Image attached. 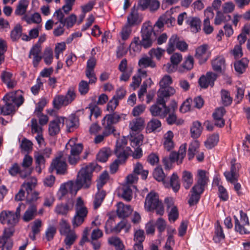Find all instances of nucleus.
<instances>
[{
    "instance_id": "obj_1",
    "label": "nucleus",
    "mask_w": 250,
    "mask_h": 250,
    "mask_svg": "<svg viewBox=\"0 0 250 250\" xmlns=\"http://www.w3.org/2000/svg\"><path fill=\"white\" fill-rule=\"evenodd\" d=\"M5 104L0 108V114L6 116L14 113L17 108L23 103L24 99L22 95H17V92H10L6 94L3 98Z\"/></svg>"
},
{
    "instance_id": "obj_2",
    "label": "nucleus",
    "mask_w": 250,
    "mask_h": 250,
    "mask_svg": "<svg viewBox=\"0 0 250 250\" xmlns=\"http://www.w3.org/2000/svg\"><path fill=\"white\" fill-rule=\"evenodd\" d=\"M96 164L90 163L83 167L79 171L75 183V186L78 191L81 188H88L91 184L92 173L95 169Z\"/></svg>"
},
{
    "instance_id": "obj_3",
    "label": "nucleus",
    "mask_w": 250,
    "mask_h": 250,
    "mask_svg": "<svg viewBox=\"0 0 250 250\" xmlns=\"http://www.w3.org/2000/svg\"><path fill=\"white\" fill-rule=\"evenodd\" d=\"M166 91L161 90L157 92V104L150 106L149 111L154 117H159L164 119L170 113V108L166 105V102L168 98H166Z\"/></svg>"
},
{
    "instance_id": "obj_4",
    "label": "nucleus",
    "mask_w": 250,
    "mask_h": 250,
    "mask_svg": "<svg viewBox=\"0 0 250 250\" xmlns=\"http://www.w3.org/2000/svg\"><path fill=\"white\" fill-rule=\"evenodd\" d=\"M145 208L148 211L155 210L156 214L161 216L165 212L163 203L159 200L158 194L154 191H151L146 195Z\"/></svg>"
},
{
    "instance_id": "obj_5",
    "label": "nucleus",
    "mask_w": 250,
    "mask_h": 250,
    "mask_svg": "<svg viewBox=\"0 0 250 250\" xmlns=\"http://www.w3.org/2000/svg\"><path fill=\"white\" fill-rule=\"evenodd\" d=\"M125 114L120 115L117 112L106 115L102 121L103 128L105 129L104 134L110 135L113 133L115 136L116 134L114 133L115 129L113 124L118 123L122 118L125 119Z\"/></svg>"
},
{
    "instance_id": "obj_6",
    "label": "nucleus",
    "mask_w": 250,
    "mask_h": 250,
    "mask_svg": "<svg viewBox=\"0 0 250 250\" xmlns=\"http://www.w3.org/2000/svg\"><path fill=\"white\" fill-rule=\"evenodd\" d=\"M87 213L88 210L84 205L83 200L81 197H79L75 204V214L72 221L73 227L81 226L83 223Z\"/></svg>"
},
{
    "instance_id": "obj_7",
    "label": "nucleus",
    "mask_w": 250,
    "mask_h": 250,
    "mask_svg": "<svg viewBox=\"0 0 250 250\" xmlns=\"http://www.w3.org/2000/svg\"><path fill=\"white\" fill-rule=\"evenodd\" d=\"M141 43L146 48L150 47L153 41L155 40L157 35L150 22L143 24L141 30Z\"/></svg>"
},
{
    "instance_id": "obj_8",
    "label": "nucleus",
    "mask_w": 250,
    "mask_h": 250,
    "mask_svg": "<svg viewBox=\"0 0 250 250\" xmlns=\"http://www.w3.org/2000/svg\"><path fill=\"white\" fill-rule=\"evenodd\" d=\"M76 96L75 92L72 88H69L65 95H56L52 102L54 108L58 110L62 106L69 105L75 99Z\"/></svg>"
},
{
    "instance_id": "obj_9",
    "label": "nucleus",
    "mask_w": 250,
    "mask_h": 250,
    "mask_svg": "<svg viewBox=\"0 0 250 250\" xmlns=\"http://www.w3.org/2000/svg\"><path fill=\"white\" fill-rule=\"evenodd\" d=\"M182 52L187 51L188 44L183 40H180L177 35H173L169 39L167 51L168 54H171L175 50V47Z\"/></svg>"
},
{
    "instance_id": "obj_10",
    "label": "nucleus",
    "mask_w": 250,
    "mask_h": 250,
    "mask_svg": "<svg viewBox=\"0 0 250 250\" xmlns=\"http://www.w3.org/2000/svg\"><path fill=\"white\" fill-rule=\"evenodd\" d=\"M127 143V140L126 137L123 136L119 138L116 142V148L115 150V154L116 156L121 158L123 159L124 157L122 155H125L128 157L132 153L131 148L128 146H126Z\"/></svg>"
},
{
    "instance_id": "obj_11",
    "label": "nucleus",
    "mask_w": 250,
    "mask_h": 250,
    "mask_svg": "<svg viewBox=\"0 0 250 250\" xmlns=\"http://www.w3.org/2000/svg\"><path fill=\"white\" fill-rule=\"evenodd\" d=\"M19 222L17 215L14 212L8 210H2L0 213V222L3 224H7L9 226L14 227Z\"/></svg>"
},
{
    "instance_id": "obj_12",
    "label": "nucleus",
    "mask_w": 250,
    "mask_h": 250,
    "mask_svg": "<svg viewBox=\"0 0 250 250\" xmlns=\"http://www.w3.org/2000/svg\"><path fill=\"white\" fill-rule=\"evenodd\" d=\"M235 162V159H232L230 162L231 167L230 171L224 172V175L226 179L231 183H234L237 182L239 176L238 172L240 167V164Z\"/></svg>"
},
{
    "instance_id": "obj_13",
    "label": "nucleus",
    "mask_w": 250,
    "mask_h": 250,
    "mask_svg": "<svg viewBox=\"0 0 250 250\" xmlns=\"http://www.w3.org/2000/svg\"><path fill=\"white\" fill-rule=\"evenodd\" d=\"M65 123V118L57 117L54 120L50 121L49 124L48 133L50 136H54L59 133L61 128Z\"/></svg>"
},
{
    "instance_id": "obj_14",
    "label": "nucleus",
    "mask_w": 250,
    "mask_h": 250,
    "mask_svg": "<svg viewBox=\"0 0 250 250\" xmlns=\"http://www.w3.org/2000/svg\"><path fill=\"white\" fill-rule=\"evenodd\" d=\"M240 213L241 216L240 221L242 223V225L240 224L238 218L234 216L235 230L237 232H239L241 234L249 233L250 231L244 226L245 225H249L250 223L248 217L247 215V214L243 212L242 210H241Z\"/></svg>"
},
{
    "instance_id": "obj_15",
    "label": "nucleus",
    "mask_w": 250,
    "mask_h": 250,
    "mask_svg": "<svg viewBox=\"0 0 250 250\" xmlns=\"http://www.w3.org/2000/svg\"><path fill=\"white\" fill-rule=\"evenodd\" d=\"M78 190L75 187V183L72 181H69L61 185L58 192V196L59 200H62L67 193L69 192L72 195L75 196Z\"/></svg>"
},
{
    "instance_id": "obj_16",
    "label": "nucleus",
    "mask_w": 250,
    "mask_h": 250,
    "mask_svg": "<svg viewBox=\"0 0 250 250\" xmlns=\"http://www.w3.org/2000/svg\"><path fill=\"white\" fill-rule=\"evenodd\" d=\"M172 83L171 77L169 75H165L160 82V88L158 90L159 92L161 90L166 91V98H168L170 96L173 95L175 93V90L172 87L169 85Z\"/></svg>"
},
{
    "instance_id": "obj_17",
    "label": "nucleus",
    "mask_w": 250,
    "mask_h": 250,
    "mask_svg": "<svg viewBox=\"0 0 250 250\" xmlns=\"http://www.w3.org/2000/svg\"><path fill=\"white\" fill-rule=\"evenodd\" d=\"M210 56V52L208 50V45L207 44H203L196 49L195 57L201 64L206 62Z\"/></svg>"
},
{
    "instance_id": "obj_18",
    "label": "nucleus",
    "mask_w": 250,
    "mask_h": 250,
    "mask_svg": "<svg viewBox=\"0 0 250 250\" xmlns=\"http://www.w3.org/2000/svg\"><path fill=\"white\" fill-rule=\"evenodd\" d=\"M217 75L212 72H207L206 76H202L199 80V83L202 88H206L208 85L213 86L217 78Z\"/></svg>"
},
{
    "instance_id": "obj_19",
    "label": "nucleus",
    "mask_w": 250,
    "mask_h": 250,
    "mask_svg": "<svg viewBox=\"0 0 250 250\" xmlns=\"http://www.w3.org/2000/svg\"><path fill=\"white\" fill-rule=\"evenodd\" d=\"M67 165L65 162L62 160V157L56 158L52 162L50 168L52 170L55 169L58 174H64L67 170Z\"/></svg>"
},
{
    "instance_id": "obj_20",
    "label": "nucleus",
    "mask_w": 250,
    "mask_h": 250,
    "mask_svg": "<svg viewBox=\"0 0 250 250\" xmlns=\"http://www.w3.org/2000/svg\"><path fill=\"white\" fill-rule=\"evenodd\" d=\"M186 23L193 33H196L201 30V21L198 17L192 16L187 17Z\"/></svg>"
},
{
    "instance_id": "obj_21",
    "label": "nucleus",
    "mask_w": 250,
    "mask_h": 250,
    "mask_svg": "<svg viewBox=\"0 0 250 250\" xmlns=\"http://www.w3.org/2000/svg\"><path fill=\"white\" fill-rule=\"evenodd\" d=\"M226 111L223 107H220L215 109L212 114L214 125L219 127H222L225 125V120L223 117Z\"/></svg>"
},
{
    "instance_id": "obj_22",
    "label": "nucleus",
    "mask_w": 250,
    "mask_h": 250,
    "mask_svg": "<svg viewBox=\"0 0 250 250\" xmlns=\"http://www.w3.org/2000/svg\"><path fill=\"white\" fill-rule=\"evenodd\" d=\"M33 163V158L30 155L26 154L24 156L20 166L22 169V172H24L28 177L31 175L33 169L31 167Z\"/></svg>"
},
{
    "instance_id": "obj_23",
    "label": "nucleus",
    "mask_w": 250,
    "mask_h": 250,
    "mask_svg": "<svg viewBox=\"0 0 250 250\" xmlns=\"http://www.w3.org/2000/svg\"><path fill=\"white\" fill-rule=\"evenodd\" d=\"M75 142V139H70L66 145L65 148L67 150H70L71 154L80 156L83 150V145L82 144H76Z\"/></svg>"
},
{
    "instance_id": "obj_24",
    "label": "nucleus",
    "mask_w": 250,
    "mask_h": 250,
    "mask_svg": "<svg viewBox=\"0 0 250 250\" xmlns=\"http://www.w3.org/2000/svg\"><path fill=\"white\" fill-rule=\"evenodd\" d=\"M139 6L142 10L149 8L151 11L157 10L160 6V2L157 0H140Z\"/></svg>"
},
{
    "instance_id": "obj_25",
    "label": "nucleus",
    "mask_w": 250,
    "mask_h": 250,
    "mask_svg": "<svg viewBox=\"0 0 250 250\" xmlns=\"http://www.w3.org/2000/svg\"><path fill=\"white\" fill-rule=\"evenodd\" d=\"M36 170L39 173H41L42 169L45 167V158L40 151H35L34 153Z\"/></svg>"
},
{
    "instance_id": "obj_26",
    "label": "nucleus",
    "mask_w": 250,
    "mask_h": 250,
    "mask_svg": "<svg viewBox=\"0 0 250 250\" xmlns=\"http://www.w3.org/2000/svg\"><path fill=\"white\" fill-rule=\"evenodd\" d=\"M8 173L13 177L19 176L22 179L27 177L26 174L23 172L20 165L17 163H14L11 165L8 169Z\"/></svg>"
},
{
    "instance_id": "obj_27",
    "label": "nucleus",
    "mask_w": 250,
    "mask_h": 250,
    "mask_svg": "<svg viewBox=\"0 0 250 250\" xmlns=\"http://www.w3.org/2000/svg\"><path fill=\"white\" fill-rule=\"evenodd\" d=\"M133 209L129 205H125L120 202L117 205V213L119 217L125 218L128 216L132 212Z\"/></svg>"
},
{
    "instance_id": "obj_28",
    "label": "nucleus",
    "mask_w": 250,
    "mask_h": 250,
    "mask_svg": "<svg viewBox=\"0 0 250 250\" xmlns=\"http://www.w3.org/2000/svg\"><path fill=\"white\" fill-rule=\"evenodd\" d=\"M208 181V178L206 176V172L205 170H200L198 173L197 183L193 187H197V188L199 189L200 191H203L205 186Z\"/></svg>"
},
{
    "instance_id": "obj_29",
    "label": "nucleus",
    "mask_w": 250,
    "mask_h": 250,
    "mask_svg": "<svg viewBox=\"0 0 250 250\" xmlns=\"http://www.w3.org/2000/svg\"><path fill=\"white\" fill-rule=\"evenodd\" d=\"M67 131L69 132L73 131L79 125V118L75 115H72L68 119L65 118Z\"/></svg>"
},
{
    "instance_id": "obj_30",
    "label": "nucleus",
    "mask_w": 250,
    "mask_h": 250,
    "mask_svg": "<svg viewBox=\"0 0 250 250\" xmlns=\"http://www.w3.org/2000/svg\"><path fill=\"white\" fill-rule=\"evenodd\" d=\"M73 208V203H68L66 204H60L56 206L55 208L56 213L61 215H66L69 211Z\"/></svg>"
},
{
    "instance_id": "obj_31",
    "label": "nucleus",
    "mask_w": 250,
    "mask_h": 250,
    "mask_svg": "<svg viewBox=\"0 0 250 250\" xmlns=\"http://www.w3.org/2000/svg\"><path fill=\"white\" fill-rule=\"evenodd\" d=\"M231 19L230 15L226 14L222 11H218L214 19V24L215 25H220L223 23L230 21Z\"/></svg>"
},
{
    "instance_id": "obj_32",
    "label": "nucleus",
    "mask_w": 250,
    "mask_h": 250,
    "mask_svg": "<svg viewBox=\"0 0 250 250\" xmlns=\"http://www.w3.org/2000/svg\"><path fill=\"white\" fill-rule=\"evenodd\" d=\"M211 64L214 71L221 72L225 66V59L221 56L218 57L212 61Z\"/></svg>"
},
{
    "instance_id": "obj_33",
    "label": "nucleus",
    "mask_w": 250,
    "mask_h": 250,
    "mask_svg": "<svg viewBox=\"0 0 250 250\" xmlns=\"http://www.w3.org/2000/svg\"><path fill=\"white\" fill-rule=\"evenodd\" d=\"M197 187H193L191 189V196L188 200V204L190 206H193L196 204L200 198V195L202 193L203 191H200L199 189L197 188Z\"/></svg>"
},
{
    "instance_id": "obj_34",
    "label": "nucleus",
    "mask_w": 250,
    "mask_h": 250,
    "mask_svg": "<svg viewBox=\"0 0 250 250\" xmlns=\"http://www.w3.org/2000/svg\"><path fill=\"white\" fill-rule=\"evenodd\" d=\"M138 65L141 68L150 67L154 68L156 67L155 62L152 60L151 57L147 56L142 57L138 62Z\"/></svg>"
},
{
    "instance_id": "obj_35",
    "label": "nucleus",
    "mask_w": 250,
    "mask_h": 250,
    "mask_svg": "<svg viewBox=\"0 0 250 250\" xmlns=\"http://www.w3.org/2000/svg\"><path fill=\"white\" fill-rule=\"evenodd\" d=\"M105 196L106 192L104 190L101 189V188L98 189V191L95 194L93 201L94 208L95 209L98 208L101 205Z\"/></svg>"
},
{
    "instance_id": "obj_36",
    "label": "nucleus",
    "mask_w": 250,
    "mask_h": 250,
    "mask_svg": "<svg viewBox=\"0 0 250 250\" xmlns=\"http://www.w3.org/2000/svg\"><path fill=\"white\" fill-rule=\"evenodd\" d=\"M199 146V142L197 140H194L190 143L188 152V156L189 160L192 159L195 155L198 153Z\"/></svg>"
},
{
    "instance_id": "obj_37",
    "label": "nucleus",
    "mask_w": 250,
    "mask_h": 250,
    "mask_svg": "<svg viewBox=\"0 0 250 250\" xmlns=\"http://www.w3.org/2000/svg\"><path fill=\"white\" fill-rule=\"evenodd\" d=\"M37 208L35 205H31L25 211L22 217L24 222H28L33 219L36 215Z\"/></svg>"
},
{
    "instance_id": "obj_38",
    "label": "nucleus",
    "mask_w": 250,
    "mask_h": 250,
    "mask_svg": "<svg viewBox=\"0 0 250 250\" xmlns=\"http://www.w3.org/2000/svg\"><path fill=\"white\" fill-rule=\"evenodd\" d=\"M144 119L138 118L133 120L129 124V126L132 131H138L141 130L144 125Z\"/></svg>"
},
{
    "instance_id": "obj_39",
    "label": "nucleus",
    "mask_w": 250,
    "mask_h": 250,
    "mask_svg": "<svg viewBox=\"0 0 250 250\" xmlns=\"http://www.w3.org/2000/svg\"><path fill=\"white\" fill-rule=\"evenodd\" d=\"M37 184V178L35 177H30L22 184L21 187L25 189L26 192H31L36 187Z\"/></svg>"
},
{
    "instance_id": "obj_40",
    "label": "nucleus",
    "mask_w": 250,
    "mask_h": 250,
    "mask_svg": "<svg viewBox=\"0 0 250 250\" xmlns=\"http://www.w3.org/2000/svg\"><path fill=\"white\" fill-rule=\"evenodd\" d=\"M141 22L139 20V14L138 11L134 7L132 9L130 14L127 17V24L133 26L136 24L139 23Z\"/></svg>"
},
{
    "instance_id": "obj_41",
    "label": "nucleus",
    "mask_w": 250,
    "mask_h": 250,
    "mask_svg": "<svg viewBox=\"0 0 250 250\" xmlns=\"http://www.w3.org/2000/svg\"><path fill=\"white\" fill-rule=\"evenodd\" d=\"M133 173L137 176L141 175L142 178L145 180L147 178L148 171L146 170H144L142 164L138 162L134 165Z\"/></svg>"
},
{
    "instance_id": "obj_42",
    "label": "nucleus",
    "mask_w": 250,
    "mask_h": 250,
    "mask_svg": "<svg viewBox=\"0 0 250 250\" xmlns=\"http://www.w3.org/2000/svg\"><path fill=\"white\" fill-rule=\"evenodd\" d=\"M192 175L191 172L185 171L183 172L182 183L186 189H188L193 184Z\"/></svg>"
},
{
    "instance_id": "obj_43",
    "label": "nucleus",
    "mask_w": 250,
    "mask_h": 250,
    "mask_svg": "<svg viewBox=\"0 0 250 250\" xmlns=\"http://www.w3.org/2000/svg\"><path fill=\"white\" fill-rule=\"evenodd\" d=\"M202 131L201 124L198 121L193 122L190 128L191 136L193 138H197L201 134Z\"/></svg>"
},
{
    "instance_id": "obj_44",
    "label": "nucleus",
    "mask_w": 250,
    "mask_h": 250,
    "mask_svg": "<svg viewBox=\"0 0 250 250\" xmlns=\"http://www.w3.org/2000/svg\"><path fill=\"white\" fill-rule=\"evenodd\" d=\"M29 2L27 0H21L16 7L15 11V14L16 15L21 16L24 14L26 11Z\"/></svg>"
},
{
    "instance_id": "obj_45",
    "label": "nucleus",
    "mask_w": 250,
    "mask_h": 250,
    "mask_svg": "<svg viewBox=\"0 0 250 250\" xmlns=\"http://www.w3.org/2000/svg\"><path fill=\"white\" fill-rule=\"evenodd\" d=\"M225 237V236L223 232V228L220 225L218 222H217L215 227L213 240L215 242L218 243L223 240Z\"/></svg>"
},
{
    "instance_id": "obj_46",
    "label": "nucleus",
    "mask_w": 250,
    "mask_h": 250,
    "mask_svg": "<svg viewBox=\"0 0 250 250\" xmlns=\"http://www.w3.org/2000/svg\"><path fill=\"white\" fill-rule=\"evenodd\" d=\"M248 61L246 59H243L234 63V69L239 74H242L245 71L248 66Z\"/></svg>"
},
{
    "instance_id": "obj_47",
    "label": "nucleus",
    "mask_w": 250,
    "mask_h": 250,
    "mask_svg": "<svg viewBox=\"0 0 250 250\" xmlns=\"http://www.w3.org/2000/svg\"><path fill=\"white\" fill-rule=\"evenodd\" d=\"M14 232V229L11 228H5L3 230L2 236L6 240L8 248H12L13 246V242L10 238L13 236Z\"/></svg>"
},
{
    "instance_id": "obj_48",
    "label": "nucleus",
    "mask_w": 250,
    "mask_h": 250,
    "mask_svg": "<svg viewBox=\"0 0 250 250\" xmlns=\"http://www.w3.org/2000/svg\"><path fill=\"white\" fill-rule=\"evenodd\" d=\"M222 103L225 106L229 105L232 101V99L230 96L229 92L226 90L222 89L221 91Z\"/></svg>"
},
{
    "instance_id": "obj_49",
    "label": "nucleus",
    "mask_w": 250,
    "mask_h": 250,
    "mask_svg": "<svg viewBox=\"0 0 250 250\" xmlns=\"http://www.w3.org/2000/svg\"><path fill=\"white\" fill-rule=\"evenodd\" d=\"M219 141V136L217 134H213L209 136L205 142L206 147L211 149L217 145Z\"/></svg>"
},
{
    "instance_id": "obj_50",
    "label": "nucleus",
    "mask_w": 250,
    "mask_h": 250,
    "mask_svg": "<svg viewBox=\"0 0 250 250\" xmlns=\"http://www.w3.org/2000/svg\"><path fill=\"white\" fill-rule=\"evenodd\" d=\"M111 151L108 148L101 149L97 155V159L101 162H105L110 156Z\"/></svg>"
},
{
    "instance_id": "obj_51",
    "label": "nucleus",
    "mask_w": 250,
    "mask_h": 250,
    "mask_svg": "<svg viewBox=\"0 0 250 250\" xmlns=\"http://www.w3.org/2000/svg\"><path fill=\"white\" fill-rule=\"evenodd\" d=\"M121 156L124 157L123 159L119 158L118 156H116L117 159L111 165L110 172L111 173H115L118 168L119 165L125 163L128 157L122 155H121Z\"/></svg>"
},
{
    "instance_id": "obj_52",
    "label": "nucleus",
    "mask_w": 250,
    "mask_h": 250,
    "mask_svg": "<svg viewBox=\"0 0 250 250\" xmlns=\"http://www.w3.org/2000/svg\"><path fill=\"white\" fill-rule=\"evenodd\" d=\"M108 242L110 245L114 246L119 250H123L124 248L123 243L118 237L113 236L109 238L108 239Z\"/></svg>"
},
{
    "instance_id": "obj_53",
    "label": "nucleus",
    "mask_w": 250,
    "mask_h": 250,
    "mask_svg": "<svg viewBox=\"0 0 250 250\" xmlns=\"http://www.w3.org/2000/svg\"><path fill=\"white\" fill-rule=\"evenodd\" d=\"M44 62L47 64H50L53 59V50L50 48H45L43 55Z\"/></svg>"
},
{
    "instance_id": "obj_54",
    "label": "nucleus",
    "mask_w": 250,
    "mask_h": 250,
    "mask_svg": "<svg viewBox=\"0 0 250 250\" xmlns=\"http://www.w3.org/2000/svg\"><path fill=\"white\" fill-rule=\"evenodd\" d=\"M161 126V122L156 119L153 118L151 119L147 124V129L150 132L156 130L157 128Z\"/></svg>"
},
{
    "instance_id": "obj_55",
    "label": "nucleus",
    "mask_w": 250,
    "mask_h": 250,
    "mask_svg": "<svg viewBox=\"0 0 250 250\" xmlns=\"http://www.w3.org/2000/svg\"><path fill=\"white\" fill-rule=\"evenodd\" d=\"M154 178L159 182H164L165 175L163 169L160 167H157L153 171Z\"/></svg>"
},
{
    "instance_id": "obj_56",
    "label": "nucleus",
    "mask_w": 250,
    "mask_h": 250,
    "mask_svg": "<svg viewBox=\"0 0 250 250\" xmlns=\"http://www.w3.org/2000/svg\"><path fill=\"white\" fill-rule=\"evenodd\" d=\"M123 198L127 201H130L132 197V191L130 187L127 185L123 187Z\"/></svg>"
},
{
    "instance_id": "obj_57",
    "label": "nucleus",
    "mask_w": 250,
    "mask_h": 250,
    "mask_svg": "<svg viewBox=\"0 0 250 250\" xmlns=\"http://www.w3.org/2000/svg\"><path fill=\"white\" fill-rule=\"evenodd\" d=\"M170 186L172 188L173 190L176 192L180 187V184L178 180V176L177 174L173 173L170 178Z\"/></svg>"
},
{
    "instance_id": "obj_58",
    "label": "nucleus",
    "mask_w": 250,
    "mask_h": 250,
    "mask_svg": "<svg viewBox=\"0 0 250 250\" xmlns=\"http://www.w3.org/2000/svg\"><path fill=\"white\" fill-rule=\"evenodd\" d=\"M66 235V237L64 240V243L69 248L75 241L77 236L74 231L70 232Z\"/></svg>"
},
{
    "instance_id": "obj_59",
    "label": "nucleus",
    "mask_w": 250,
    "mask_h": 250,
    "mask_svg": "<svg viewBox=\"0 0 250 250\" xmlns=\"http://www.w3.org/2000/svg\"><path fill=\"white\" fill-rule=\"evenodd\" d=\"M21 27L17 25L11 32V38L13 41L18 40L21 35Z\"/></svg>"
},
{
    "instance_id": "obj_60",
    "label": "nucleus",
    "mask_w": 250,
    "mask_h": 250,
    "mask_svg": "<svg viewBox=\"0 0 250 250\" xmlns=\"http://www.w3.org/2000/svg\"><path fill=\"white\" fill-rule=\"evenodd\" d=\"M56 232L57 229L56 227L52 226H49L47 228L45 233V237L46 240L47 241L52 240L56 233Z\"/></svg>"
},
{
    "instance_id": "obj_61",
    "label": "nucleus",
    "mask_w": 250,
    "mask_h": 250,
    "mask_svg": "<svg viewBox=\"0 0 250 250\" xmlns=\"http://www.w3.org/2000/svg\"><path fill=\"white\" fill-rule=\"evenodd\" d=\"M108 178V174L106 171L103 172L97 180V189L101 188L106 183Z\"/></svg>"
},
{
    "instance_id": "obj_62",
    "label": "nucleus",
    "mask_w": 250,
    "mask_h": 250,
    "mask_svg": "<svg viewBox=\"0 0 250 250\" xmlns=\"http://www.w3.org/2000/svg\"><path fill=\"white\" fill-rule=\"evenodd\" d=\"M60 232L62 235H65L72 231L70 229L69 225L66 222V221L62 220L60 223Z\"/></svg>"
},
{
    "instance_id": "obj_63",
    "label": "nucleus",
    "mask_w": 250,
    "mask_h": 250,
    "mask_svg": "<svg viewBox=\"0 0 250 250\" xmlns=\"http://www.w3.org/2000/svg\"><path fill=\"white\" fill-rule=\"evenodd\" d=\"M194 59L192 56L189 55L182 64V67L187 70H190L193 67Z\"/></svg>"
},
{
    "instance_id": "obj_64",
    "label": "nucleus",
    "mask_w": 250,
    "mask_h": 250,
    "mask_svg": "<svg viewBox=\"0 0 250 250\" xmlns=\"http://www.w3.org/2000/svg\"><path fill=\"white\" fill-rule=\"evenodd\" d=\"M33 144L30 140L24 138L21 144V149L26 152L31 151L33 148Z\"/></svg>"
}]
</instances>
